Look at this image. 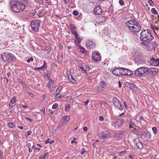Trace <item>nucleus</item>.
Returning a JSON list of instances; mask_svg holds the SVG:
<instances>
[{
	"instance_id": "obj_9",
	"label": "nucleus",
	"mask_w": 159,
	"mask_h": 159,
	"mask_svg": "<svg viewBox=\"0 0 159 159\" xmlns=\"http://www.w3.org/2000/svg\"><path fill=\"white\" fill-rule=\"evenodd\" d=\"M130 29V30L134 33H137L140 31L141 29V26L140 24L137 22H136L132 27H129Z\"/></svg>"
},
{
	"instance_id": "obj_57",
	"label": "nucleus",
	"mask_w": 159,
	"mask_h": 159,
	"mask_svg": "<svg viewBox=\"0 0 159 159\" xmlns=\"http://www.w3.org/2000/svg\"><path fill=\"white\" fill-rule=\"evenodd\" d=\"M80 69H81L82 70H84V72L87 73V72H86V71L87 70H84V68L83 67H80Z\"/></svg>"
},
{
	"instance_id": "obj_43",
	"label": "nucleus",
	"mask_w": 159,
	"mask_h": 159,
	"mask_svg": "<svg viewBox=\"0 0 159 159\" xmlns=\"http://www.w3.org/2000/svg\"><path fill=\"white\" fill-rule=\"evenodd\" d=\"M119 3L121 6H123L124 4V2L122 0H120Z\"/></svg>"
},
{
	"instance_id": "obj_55",
	"label": "nucleus",
	"mask_w": 159,
	"mask_h": 159,
	"mask_svg": "<svg viewBox=\"0 0 159 159\" xmlns=\"http://www.w3.org/2000/svg\"><path fill=\"white\" fill-rule=\"evenodd\" d=\"M86 70H89V69L90 68V67L88 65L86 66Z\"/></svg>"
},
{
	"instance_id": "obj_3",
	"label": "nucleus",
	"mask_w": 159,
	"mask_h": 159,
	"mask_svg": "<svg viewBox=\"0 0 159 159\" xmlns=\"http://www.w3.org/2000/svg\"><path fill=\"white\" fill-rule=\"evenodd\" d=\"M148 68L142 67L137 69L134 73L135 75L138 77L145 76L148 74Z\"/></svg>"
},
{
	"instance_id": "obj_24",
	"label": "nucleus",
	"mask_w": 159,
	"mask_h": 159,
	"mask_svg": "<svg viewBox=\"0 0 159 159\" xmlns=\"http://www.w3.org/2000/svg\"><path fill=\"white\" fill-rule=\"evenodd\" d=\"M43 73L47 77L49 78L50 77L51 74L50 71L48 70H43Z\"/></svg>"
},
{
	"instance_id": "obj_38",
	"label": "nucleus",
	"mask_w": 159,
	"mask_h": 159,
	"mask_svg": "<svg viewBox=\"0 0 159 159\" xmlns=\"http://www.w3.org/2000/svg\"><path fill=\"white\" fill-rule=\"evenodd\" d=\"M116 136L118 139H120L122 137V134H117Z\"/></svg>"
},
{
	"instance_id": "obj_20",
	"label": "nucleus",
	"mask_w": 159,
	"mask_h": 159,
	"mask_svg": "<svg viewBox=\"0 0 159 159\" xmlns=\"http://www.w3.org/2000/svg\"><path fill=\"white\" fill-rule=\"evenodd\" d=\"M15 97H13L10 100V102L9 105V107L12 108L15 105Z\"/></svg>"
},
{
	"instance_id": "obj_17",
	"label": "nucleus",
	"mask_w": 159,
	"mask_h": 159,
	"mask_svg": "<svg viewBox=\"0 0 159 159\" xmlns=\"http://www.w3.org/2000/svg\"><path fill=\"white\" fill-rule=\"evenodd\" d=\"M120 67L115 68L112 71L113 74L116 75H120Z\"/></svg>"
},
{
	"instance_id": "obj_60",
	"label": "nucleus",
	"mask_w": 159,
	"mask_h": 159,
	"mask_svg": "<svg viewBox=\"0 0 159 159\" xmlns=\"http://www.w3.org/2000/svg\"><path fill=\"white\" fill-rule=\"evenodd\" d=\"M41 111H43L44 114H45V108H43L42 109V110H41Z\"/></svg>"
},
{
	"instance_id": "obj_28",
	"label": "nucleus",
	"mask_w": 159,
	"mask_h": 159,
	"mask_svg": "<svg viewBox=\"0 0 159 159\" xmlns=\"http://www.w3.org/2000/svg\"><path fill=\"white\" fill-rule=\"evenodd\" d=\"M125 70L126 71V74H125V75H132V72L131 70L127 69Z\"/></svg>"
},
{
	"instance_id": "obj_13",
	"label": "nucleus",
	"mask_w": 159,
	"mask_h": 159,
	"mask_svg": "<svg viewBox=\"0 0 159 159\" xmlns=\"http://www.w3.org/2000/svg\"><path fill=\"white\" fill-rule=\"evenodd\" d=\"M111 135L110 132L107 131H102L100 134V137L102 139L109 138L111 136Z\"/></svg>"
},
{
	"instance_id": "obj_59",
	"label": "nucleus",
	"mask_w": 159,
	"mask_h": 159,
	"mask_svg": "<svg viewBox=\"0 0 159 159\" xmlns=\"http://www.w3.org/2000/svg\"><path fill=\"white\" fill-rule=\"evenodd\" d=\"M18 128L21 129H22L23 128V127L22 126H19L18 127Z\"/></svg>"
},
{
	"instance_id": "obj_30",
	"label": "nucleus",
	"mask_w": 159,
	"mask_h": 159,
	"mask_svg": "<svg viewBox=\"0 0 159 159\" xmlns=\"http://www.w3.org/2000/svg\"><path fill=\"white\" fill-rule=\"evenodd\" d=\"M70 108V105L68 103L66 104L65 105V110L66 111H69Z\"/></svg>"
},
{
	"instance_id": "obj_47",
	"label": "nucleus",
	"mask_w": 159,
	"mask_h": 159,
	"mask_svg": "<svg viewBox=\"0 0 159 159\" xmlns=\"http://www.w3.org/2000/svg\"><path fill=\"white\" fill-rule=\"evenodd\" d=\"M43 66V67L44 68H46L47 67V64L45 61H44V64L42 66Z\"/></svg>"
},
{
	"instance_id": "obj_63",
	"label": "nucleus",
	"mask_w": 159,
	"mask_h": 159,
	"mask_svg": "<svg viewBox=\"0 0 159 159\" xmlns=\"http://www.w3.org/2000/svg\"><path fill=\"white\" fill-rule=\"evenodd\" d=\"M129 128H133V127L132 125V124H130L129 125Z\"/></svg>"
},
{
	"instance_id": "obj_19",
	"label": "nucleus",
	"mask_w": 159,
	"mask_h": 159,
	"mask_svg": "<svg viewBox=\"0 0 159 159\" xmlns=\"http://www.w3.org/2000/svg\"><path fill=\"white\" fill-rule=\"evenodd\" d=\"M100 86V89L101 90H103L106 87V84L104 81H101L99 84Z\"/></svg>"
},
{
	"instance_id": "obj_26",
	"label": "nucleus",
	"mask_w": 159,
	"mask_h": 159,
	"mask_svg": "<svg viewBox=\"0 0 159 159\" xmlns=\"http://www.w3.org/2000/svg\"><path fill=\"white\" fill-rule=\"evenodd\" d=\"M68 77L69 80L70 82L74 84H75L76 82V80L74 79L72 75H70L69 76H68Z\"/></svg>"
},
{
	"instance_id": "obj_11",
	"label": "nucleus",
	"mask_w": 159,
	"mask_h": 159,
	"mask_svg": "<svg viewBox=\"0 0 159 159\" xmlns=\"http://www.w3.org/2000/svg\"><path fill=\"white\" fill-rule=\"evenodd\" d=\"M92 59L95 61H98L101 59V57L100 53L97 51H95L93 52L92 55Z\"/></svg>"
},
{
	"instance_id": "obj_1",
	"label": "nucleus",
	"mask_w": 159,
	"mask_h": 159,
	"mask_svg": "<svg viewBox=\"0 0 159 159\" xmlns=\"http://www.w3.org/2000/svg\"><path fill=\"white\" fill-rule=\"evenodd\" d=\"M11 8L13 11L19 12L22 11L25 8V5L20 2L11 0L10 2Z\"/></svg>"
},
{
	"instance_id": "obj_5",
	"label": "nucleus",
	"mask_w": 159,
	"mask_h": 159,
	"mask_svg": "<svg viewBox=\"0 0 159 159\" xmlns=\"http://www.w3.org/2000/svg\"><path fill=\"white\" fill-rule=\"evenodd\" d=\"M71 32L72 34L75 37L74 39L75 44L76 46H78V45L80 44L81 42L82 39V37L79 35L77 33L75 28H74V29L72 28Z\"/></svg>"
},
{
	"instance_id": "obj_10",
	"label": "nucleus",
	"mask_w": 159,
	"mask_h": 159,
	"mask_svg": "<svg viewBox=\"0 0 159 159\" xmlns=\"http://www.w3.org/2000/svg\"><path fill=\"white\" fill-rule=\"evenodd\" d=\"M147 62L150 65L152 66H159V58L155 59L152 57L148 59Z\"/></svg>"
},
{
	"instance_id": "obj_22",
	"label": "nucleus",
	"mask_w": 159,
	"mask_h": 159,
	"mask_svg": "<svg viewBox=\"0 0 159 159\" xmlns=\"http://www.w3.org/2000/svg\"><path fill=\"white\" fill-rule=\"evenodd\" d=\"M53 83V81L52 80H50L48 83V87L50 89V91H52V88H53V86L52 84Z\"/></svg>"
},
{
	"instance_id": "obj_51",
	"label": "nucleus",
	"mask_w": 159,
	"mask_h": 159,
	"mask_svg": "<svg viewBox=\"0 0 159 159\" xmlns=\"http://www.w3.org/2000/svg\"><path fill=\"white\" fill-rule=\"evenodd\" d=\"M148 3H149V4L151 6H153V2L152 3L151 2H150V1H149L148 2Z\"/></svg>"
},
{
	"instance_id": "obj_33",
	"label": "nucleus",
	"mask_w": 159,
	"mask_h": 159,
	"mask_svg": "<svg viewBox=\"0 0 159 159\" xmlns=\"http://www.w3.org/2000/svg\"><path fill=\"white\" fill-rule=\"evenodd\" d=\"M140 44L141 46H145V47H147V48H148V43L147 42L145 43L143 42H143H141Z\"/></svg>"
},
{
	"instance_id": "obj_52",
	"label": "nucleus",
	"mask_w": 159,
	"mask_h": 159,
	"mask_svg": "<svg viewBox=\"0 0 159 159\" xmlns=\"http://www.w3.org/2000/svg\"><path fill=\"white\" fill-rule=\"evenodd\" d=\"M89 101L88 100H87L85 102V104L86 105H87L89 103Z\"/></svg>"
},
{
	"instance_id": "obj_45",
	"label": "nucleus",
	"mask_w": 159,
	"mask_h": 159,
	"mask_svg": "<svg viewBox=\"0 0 159 159\" xmlns=\"http://www.w3.org/2000/svg\"><path fill=\"white\" fill-rule=\"evenodd\" d=\"M84 148H83L80 151V153L81 154H83L84 153Z\"/></svg>"
},
{
	"instance_id": "obj_61",
	"label": "nucleus",
	"mask_w": 159,
	"mask_h": 159,
	"mask_svg": "<svg viewBox=\"0 0 159 159\" xmlns=\"http://www.w3.org/2000/svg\"><path fill=\"white\" fill-rule=\"evenodd\" d=\"M39 159H45V158H44V157L43 156L39 157Z\"/></svg>"
},
{
	"instance_id": "obj_37",
	"label": "nucleus",
	"mask_w": 159,
	"mask_h": 159,
	"mask_svg": "<svg viewBox=\"0 0 159 159\" xmlns=\"http://www.w3.org/2000/svg\"><path fill=\"white\" fill-rule=\"evenodd\" d=\"M44 69L45 68L43 67V66H42L41 67L38 68H34V70H42Z\"/></svg>"
},
{
	"instance_id": "obj_8",
	"label": "nucleus",
	"mask_w": 159,
	"mask_h": 159,
	"mask_svg": "<svg viewBox=\"0 0 159 159\" xmlns=\"http://www.w3.org/2000/svg\"><path fill=\"white\" fill-rule=\"evenodd\" d=\"M86 43L87 48L88 50L93 49L96 48V44L94 40L87 39Z\"/></svg>"
},
{
	"instance_id": "obj_53",
	"label": "nucleus",
	"mask_w": 159,
	"mask_h": 159,
	"mask_svg": "<svg viewBox=\"0 0 159 159\" xmlns=\"http://www.w3.org/2000/svg\"><path fill=\"white\" fill-rule=\"evenodd\" d=\"M31 134V132L29 131L27 132V134L28 136L30 135Z\"/></svg>"
},
{
	"instance_id": "obj_7",
	"label": "nucleus",
	"mask_w": 159,
	"mask_h": 159,
	"mask_svg": "<svg viewBox=\"0 0 159 159\" xmlns=\"http://www.w3.org/2000/svg\"><path fill=\"white\" fill-rule=\"evenodd\" d=\"M40 21L39 20H33L30 23L31 26L33 30L35 31H39L40 27Z\"/></svg>"
},
{
	"instance_id": "obj_18",
	"label": "nucleus",
	"mask_w": 159,
	"mask_h": 159,
	"mask_svg": "<svg viewBox=\"0 0 159 159\" xmlns=\"http://www.w3.org/2000/svg\"><path fill=\"white\" fill-rule=\"evenodd\" d=\"M135 63L138 64H143L144 63L143 60L140 58H137L135 59Z\"/></svg>"
},
{
	"instance_id": "obj_29",
	"label": "nucleus",
	"mask_w": 159,
	"mask_h": 159,
	"mask_svg": "<svg viewBox=\"0 0 159 159\" xmlns=\"http://www.w3.org/2000/svg\"><path fill=\"white\" fill-rule=\"evenodd\" d=\"M130 89L131 90L135 91L137 90V87L134 84L131 83V84H130Z\"/></svg>"
},
{
	"instance_id": "obj_27",
	"label": "nucleus",
	"mask_w": 159,
	"mask_h": 159,
	"mask_svg": "<svg viewBox=\"0 0 159 159\" xmlns=\"http://www.w3.org/2000/svg\"><path fill=\"white\" fill-rule=\"evenodd\" d=\"M120 75H125V74H126V71L125 70L126 69L122 67H120Z\"/></svg>"
},
{
	"instance_id": "obj_41",
	"label": "nucleus",
	"mask_w": 159,
	"mask_h": 159,
	"mask_svg": "<svg viewBox=\"0 0 159 159\" xmlns=\"http://www.w3.org/2000/svg\"><path fill=\"white\" fill-rule=\"evenodd\" d=\"M58 105L57 103H54L52 106V108L53 109H55L58 107Z\"/></svg>"
},
{
	"instance_id": "obj_31",
	"label": "nucleus",
	"mask_w": 159,
	"mask_h": 159,
	"mask_svg": "<svg viewBox=\"0 0 159 159\" xmlns=\"http://www.w3.org/2000/svg\"><path fill=\"white\" fill-rule=\"evenodd\" d=\"M51 50V48L50 46H47L45 49V51H46L47 53L48 54L49 53Z\"/></svg>"
},
{
	"instance_id": "obj_35",
	"label": "nucleus",
	"mask_w": 159,
	"mask_h": 159,
	"mask_svg": "<svg viewBox=\"0 0 159 159\" xmlns=\"http://www.w3.org/2000/svg\"><path fill=\"white\" fill-rule=\"evenodd\" d=\"M7 125L10 128H12L15 126V124L13 122H11L8 123Z\"/></svg>"
},
{
	"instance_id": "obj_12",
	"label": "nucleus",
	"mask_w": 159,
	"mask_h": 159,
	"mask_svg": "<svg viewBox=\"0 0 159 159\" xmlns=\"http://www.w3.org/2000/svg\"><path fill=\"white\" fill-rule=\"evenodd\" d=\"M113 102L116 108L120 110L123 109V107L121 104L120 103L119 100L115 97L113 98Z\"/></svg>"
},
{
	"instance_id": "obj_6",
	"label": "nucleus",
	"mask_w": 159,
	"mask_h": 159,
	"mask_svg": "<svg viewBox=\"0 0 159 159\" xmlns=\"http://www.w3.org/2000/svg\"><path fill=\"white\" fill-rule=\"evenodd\" d=\"M112 121V126L115 128L118 129L121 127L123 124L124 120L123 119H118L112 118H111Z\"/></svg>"
},
{
	"instance_id": "obj_48",
	"label": "nucleus",
	"mask_w": 159,
	"mask_h": 159,
	"mask_svg": "<svg viewBox=\"0 0 159 159\" xmlns=\"http://www.w3.org/2000/svg\"><path fill=\"white\" fill-rule=\"evenodd\" d=\"M118 84H119V87L120 88L122 87V85L121 84V83L120 81H118Z\"/></svg>"
},
{
	"instance_id": "obj_64",
	"label": "nucleus",
	"mask_w": 159,
	"mask_h": 159,
	"mask_svg": "<svg viewBox=\"0 0 159 159\" xmlns=\"http://www.w3.org/2000/svg\"><path fill=\"white\" fill-rule=\"evenodd\" d=\"M48 155V153L47 152L43 156L45 158L47 156V155Z\"/></svg>"
},
{
	"instance_id": "obj_2",
	"label": "nucleus",
	"mask_w": 159,
	"mask_h": 159,
	"mask_svg": "<svg viewBox=\"0 0 159 159\" xmlns=\"http://www.w3.org/2000/svg\"><path fill=\"white\" fill-rule=\"evenodd\" d=\"M141 41L143 42H150L154 39V37L151 34L148 30H144L140 33V37Z\"/></svg>"
},
{
	"instance_id": "obj_32",
	"label": "nucleus",
	"mask_w": 159,
	"mask_h": 159,
	"mask_svg": "<svg viewBox=\"0 0 159 159\" xmlns=\"http://www.w3.org/2000/svg\"><path fill=\"white\" fill-rule=\"evenodd\" d=\"M137 147L139 149L142 148L143 147L142 144L140 142H138L136 144Z\"/></svg>"
},
{
	"instance_id": "obj_44",
	"label": "nucleus",
	"mask_w": 159,
	"mask_h": 159,
	"mask_svg": "<svg viewBox=\"0 0 159 159\" xmlns=\"http://www.w3.org/2000/svg\"><path fill=\"white\" fill-rule=\"evenodd\" d=\"M131 84V83L127 82L126 83L125 85L127 87L130 88V84Z\"/></svg>"
},
{
	"instance_id": "obj_15",
	"label": "nucleus",
	"mask_w": 159,
	"mask_h": 159,
	"mask_svg": "<svg viewBox=\"0 0 159 159\" xmlns=\"http://www.w3.org/2000/svg\"><path fill=\"white\" fill-rule=\"evenodd\" d=\"M148 74L149 73H151L152 74H156L159 71V70L156 68H148Z\"/></svg>"
},
{
	"instance_id": "obj_56",
	"label": "nucleus",
	"mask_w": 159,
	"mask_h": 159,
	"mask_svg": "<svg viewBox=\"0 0 159 159\" xmlns=\"http://www.w3.org/2000/svg\"><path fill=\"white\" fill-rule=\"evenodd\" d=\"M66 3H68L70 0H63Z\"/></svg>"
},
{
	"instance_id": "obj_49",
	"label": "nucleus",
	"mask_w": 159,
	"mask_h": 159,
	"mask_svg": "<svg viewBox=\"0 0 159 159\" xmlns=\"http://www.w3.org/2000/svg\"><path fill=\"white\" fill-rule=\"evenodd\" d=\"M49 138L47 139V140H46L45 141V143L46 144H47L48 143H49Z\"/></svg>"
},
{
	"instance_id": "obj_50",
	"label": "nucleus",
	"mask_w": 159,
	"mask_h": 159,
	"mask_svg": "<svg viewBox=\"0 0 159 159\" xmlns=\"http://www.w3.org/2000/svg\"><path fill=\"white\" fill-rule=\"evenodd\" d=\"M152 45L153 47H155L156 46V43L154 42L152 44Z\"/></svg>"
},
{
	"instance_id": "obj_62",
	"label": "nucleus",
	"mask_w": 159,
	"mask_h": 159,
	"mask_svg": "<svg viewBox=\"0 0 159 159\" xmlns=\"http://www.w3.org/2000/svg\"><path fill=\"white\" fill-rule=\"evenodd\" d=\"M123 104H124V106L125 107H126V106H127V105H126V102H123Z\"/></svg>"
},
{
	"instance_id": "obj_14",
	"label": "nucleus",
	"mask_w": 159,
	"mask_h": 159,
	"mask_svg": "<svg viewBox=\"0 0 159 159\" xmlns=\"http://www.w3.org/2000/svg\"><path fill=\"white\" fill-rule=\"evenodd\" d=\"M93 11V13L98 15L101 14L103 12L100 6H97L95 7Z\"/></svg>"
},
{
	"instance_id": "obj_34",
	"label": "nucleus",
	"mask_w": 159,
	"mask_h": 159,
	"mask_svg": "<svg viewBox=\"0 0 159 159\" xmlns=\"http://www.w3.org/2000/svg\"><path fill=\"white\" fill-rule=\"evenodd\" d=\"M151 12L153 14H157L158 13L157 11L154 8H152L151 10Z\"/></svg>"
},
{
	"instance_id": "obj_54",
	"label": "nucleus",
	"mask_w": 159,
	"mask_h": 159,
	"mask_svg": "<svg viewBox=\"0 0 159 159\" xmlns=\"http://www.w3.org/2000/svg\"><path fill=\"white\" fill-rule=\"evenodd\" d=\"M88 129L86 127H84L83 128V130L84 131H86Z\"/></svg>"
},
{
	"instance_id": "obj_58",
	"label": "nucleus",
	"mask_w": 159,
	"mask_h": 159,
	"mask_svg": "<svg viewBox=\"0 0 159 159\" xmlns=\"http://www.w3.org/2000/svg\"><path fill=\"white\" fill-rule=\"evenodd\" d=\"M71 143H75L76 144H77V142H75L74 141V140H72L71 141Z\"/></svg>"
},
{
	"instance_id": "obj_25",
	"label": "nucleus",
	"mask_w": 159,
	"mask_h": 159,
	"mask_svg": "<svg viewBox=\"0 0 159 159\" xmlns=\"http://www.w3.org/2000/svg\"><path fill=\"white\" fill-rule=\"evenodd\" d=\"M144 138L147 139H149L151 136V134L148 132H146L144 134Z\"/></svg>"
},
{
	"instance_id": "obj_21",
	"label": "nucleus",
	"mask_w": 159,
	"mask_h": 159,
	"mask_svg": "<svg viewBox=\"0 0 159 159\" xmlns=\"http://www.w3.org/2000/svg\"><path fill=\"white\" fill-rule=\"evenodd\" d=\"M62 119L64 121V123L65 124L68 123L70 120V116H64L62 118Z\"/></svg>"
},
{
	"instance_id": "obj_42",
	"label": "nucleus",
	"mask_w": 159,
	"mask_h": 159,
	"mask_svg": "<svg viewBox=\"0 0 159 159\" xmlns=\"http://www.w3.org/2000/svg\"><path fill=\"white\" fill-rule=\"evenodd\" d=\"M34 59L32 57H30L29 59H28L27 60V62H30V61H33Z\"/></svg>"
},
{
	"instance_id": "obj_40",
	"label": "nucleus",
	"mask_w": 159,
	"mask_h": 159,
	"mask_svg": "<svg viewBox=\"0 0 159 159\" xmlns=\"http://www.w3.org/2000/svg\"><path fill=\"white\" fill-rule=\"evenodd\" d=\"M72 13L74 15L76 16H77L79 14L78 12L77 11H76V10L74 11H73Z\"/></svg>"
},
{
	"instance_id": "obj_4",
	"label": "nucleus",
	"mask_w": 159,
	"mask_h": 159,
	"mask_svg": "<svg viewBox=\"0 0 159 159\" xmlns=\"http://www.w3.org/2000/svg\"><path fill=\"white\" fill-rule=\"evenodd\" d=\"M2 59L4 61H7L8 62H11L12 61H15L16 58L12 54L6 52L3 53L2 55Z\"/></svg>"
},
{
	"instance_id": "obj_46",
	"label": "nucleus",
	"mask_w": 159,
	"mask_h": 159,
	"mask_svg": "<svg viewBox=\"0 0 159 159\" xmlns=\"http://www.w3.org/2000/svg\"><path fill=\"white\" fill-rule=\"evenodd\" d=\"M99 120L101 121H102L103 120H104V118H103V117L102 116H100L99 118Z\"/></svg>"
},
{
	"instance_id": "obj_39",
	"label": "nucleus",
	"mask_w": 159,
	"mask_h": 159,
	"mask_svg": "<svg viewBox=\"0 0 159 159\" xmlns=\"http://www.w3.org/2000/svg\"><path fill=\"white\" fill-rule=\"evenodd\" d=\"M152 130L153 131V132L155 134H156L157 133V128L155 127H152Z\"/></svg>"
},
{
	"instance_id": "obj_16",
	"label": "nucleus",
	"mask_w": 159,
	"mask_h": 159,
	"mask_svg": "<svg viewBox=\"0 0 159 159\" xmlns=\"http://www.w3.org/2000/svg\"><path fill=\"white\" fill-rule=\"evenodd\" d=\"M136 21H137L134 20H130L129 21L126 23V25L130 30V28L129 27H132V26H131L130 25H134V24L136 23Z\"/></svg>"
},
{
	"instance_id": "obj_36",
	"label": "nucleus",
	"mask_w": 159,
	"mask_h": 159,
	"mask_svg": "<svg viewBox=\"0 0 159 159\" xmlns=\"http://www.w3.org/2000/svg\"><path fill=\"white\" fill-rule=\"evenodd\" d=\"M61 89V87H59L57 89L56 91V95H58L59 94L60 92V90Z\"/></svg>"
},
{
	"instance_id": "obj_23",
	"label": "nucleus",
	"mask_w": 159,
	"mask_h": 159,
	"mask_svg": "<svg viewBox=\"0 0 159 159\" xmlns=\"http://www.w3.org/2000/svg\"><path fill=\"white\" fill-rule=\"evenodd\" d=\"M77 46L78 47V49L79 50L80 52H82L83 54H84L85 53V51H86V50L85 48L81 46L80 44L78 45Z\"/></svg>"
}]
</instances>
